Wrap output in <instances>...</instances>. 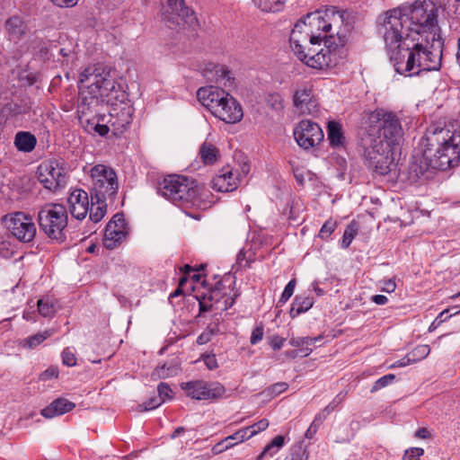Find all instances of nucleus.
Here are the masks:
<instances>
[{
    "label": "nucleus",
    "mask_w": 460,
    "mask_h": 460,
    "mask_svg": "<svg viewBox=\"0 0 460 460\" xmlns=\"http://www.w3.org/2000/svg\"><path fill=\"white\" fill-rule=\"evenodd\" d=\"M5 109L9 110L14 116L26 113L29 111V108L26 105L22 106L17 103H11L6 106Z\"/></svg>",
    "instance_id": "4d7b16f0"
},
{
    "label": "nucleus",
    "mask_w": 460,
    "mask_h": 460,
    "mask_svg": "<svg viewBox=\"0 0 460 460\" xmlns=\"http://www.w3.org/2000/svg\"><path fill=\"white\" fill-rule=\"evenodd\" d=\"M37 305L38 311L43 317H52L57 312L54 303L49 298H41Z\"/></svg>",
    "instance_id": "c9c22d12"
},
{
    "label": "nucleus",
    "mask_w": 460,
    "mask_h": 460,
    "mask_svg": "<svg viewBox=\"0 0 460 460\" xmlns=\"http://www.w3.org/2000/svg\"><path fill=\"white\" fill-rule=\"evenodd\" d=\"M424 450L420 447H411L405 451L403 460H420L423 456Z\"/></svg>",
    "instance_id": "3c124183"
},
{
    "label": "nucleus",
    "mask_w": 460,
    "mask_h": 460,
    "mask_svg": "<svg viewBox=\"0 0 460 460\" xmlns=\"http://www.w3.org/2000/svg\"><path fill=\"white\" fill-rule=\"evenodd\" d=\"M163 403V399L159 398L157 395L151 397L148 401L139 404L137 406L138 411H146L150 410H154L160 406Z\"/></svg>",
    "instance_id": "a19ab883"
},
{
    "label": "nucleus",
    "mask_w": 460,
    "mask_h": 460,
    "mask_svg": "<svg viewBox=\"0 0 460 460\" xmlns=\"http://www.w3.org/2000/svg\"><path fill=\"white\" fill-rule=\"evenodd\" d=\"M67 219V210L59 203L45 204L38 213L40 229L58 243H63L66 239Z\"/></svg>",
    "instance_id": "1a4fd4ad"
},
{
    "label": "nucleus",
    "mask_w": 460,
    "mask_h": 460,
    "mask_svg": "<svg viewBox=\"0 0 460 460\" xmlns=\"http://www.w3.org/2000/svg\"><path fill=\"white\" fill-rule=\"evenodd\" d=\"M358 234V225L355 222H351L345 229L343 236H342V242L341 245L343 248H348L352 240L355 238V236Z\"/></svg>",
    "instance_id": "4c0bfd02"
},
{
    "label": "nucleus",
    "mask_w": 460,
    "mask_h": 460,
    "mask_svg": "<svg viewBox=\"0 0 460 460\" xmlns=\"http://www.w3.org/2000/svg\"><path fill=\"white\" fill-rule=\"evenodd\" d=\"M38 179L44 188L56 190L66 183L65 169L57 160H49L38 167Z\"/></svg>",
    "instance_id": "dca6fc26"
},
{
    "label": "nucleus",
    "mask_w": 460,
    "mask_h": 460,
    "mask_svg": "<svg viewBox=\"0 0 460 460\" xmlns=\"http://www.w3.org/2000/svg\"><path fill=\"white\" fill-rule=\"evenodd\" d=\"M36 143V137L29 132L21 131L15 136L14 144L19 151L31 152L34 149Z\"/></svg>",
    "instance_id": "cd10ccee"
},
{
    "label": "nucleus",
    "mask_w": 460,
    "mask_h": 460,
    "mask_svg": "<svg viewBox=\"0 0 460 460\" xmlns=\"http://www.w3.org/2000/svg\"><path fill=\"white\" fill-rule=\"evenodd\" d=\"M4 222L12 234L21 242L29 243L35 237V224L32 218L23 212L4 216Z\"/></svg>",
    "instance_id": "4468645a"
},
{
    "label": "nucleus",
    "mask_w": 460,
    "mask_h": 460,
    "mask_svg": "<svg viewBox=\"0 0 460 460\" xmlns=\"http://www.w3.org/2000/svg\"><path fill=\"white\" fill-rule=\"evenodd\" d=\"M187 396L195 400H211L221 397L225 392V387L219 383H208L203 380H195L181 385Z\"/></svg>",
    "instance_id": "f3484780"
},
{
    "label": "nucleus",
    "mask_w": 460,
    "mask_h": 460,
    "mask_svg": "<svg viewBox=\"0 0 460 460\" xmlns=\"http://www.w3.org/2000/svg\"><path fill=\"white\" fill-rule=\"evenodd\" d=\"M5 28L9 37L13 40H19L25 34L26 26L21 18L17 16L11 17L5 22Z\"/></svg>",
    "instance_id": "bb28decb"
},
{
    "label": "nucleus",
    "mask_w": 460,
    "mask_h": 460,
    "mask_svg": "<svg viewBox=\"0 0 460 460\" xmlns=\"http://www.w3.org/2000/svg\"><path fill=\"white\" fill-rule=\"evenodd\" d=\"M296 281L295 279H291L288 285L285 287V289L279 298V303L285 304L293 295Z\"/></svg>",
    "instance_id": "8fccbe9b"
},
{
    "label": "nucleus",
    "mask_w": 460,
    "mask_h": 460,
    "mask_svg": "<svg viewBox=\"0 0 460 460\" xmlns=\"http://www.w3.org/2000/svg\"><path fill=\"white\" fill-rule=\"evenodd\" d=\"M109 199H102L101 200H91V208H89V217L93 223L100 222L106 214L107 200Z\"/></svg>",
    "instance_id": "2f4dec72"
},
{
    "label": "nucleus",
    "mask_w": 460,
    "mask_h": 460,
    "mask_svg": "<svg viewBox=\"0 0 460 460\" xmlns=\"http://www.w3.org/2000/svg\"><path fill=\"white\" fill-rule=\"evenodd\" d=\"M80 83H86V89L80 92L77 107L78 117L84 120L87 116L98 115L101 102L110 103L119 99V88L110 70L102 66L85 68L80 75Z\"/></svg>",
    "instance_id": "39448f33"
},
{
    "label": "nucleus",
    "mask_w": 460,
    "mask_h": 460,
    "mask_svg": "<svg viewBox=\"0 0 460 460\" xmlns=\"http://www.w3.org/2000/svg\"><path fill=\"white\" fill-rule=\"evenodd\" d=\"M92 177L91 200L109 199L113 201L119 190L117 173L113 168L105 164H96L90 172Z\"/></svg>",
    "instance_id": "f8f14e48"
},
{
    "label": "nucleus",
    "mask_w": 460,
    "mask_h": 460,
    "mask_svg": "<svg viewBox=\"0 0 460 460\" xmlns=\"http://www.w3.org/2000/svg\"><path fill=\"white\" fill-rule=\"evenodd\" d=\"M322 339V335H319L317 337H292L289 341V344L293 347L306 346V348H302L300 349V356L307 357L312 352V349L307 348V346H311L314 344L316 341H321Z\"/></svg>",
    "instance_id": "c756f323"
},
{
    "label": "nucleus",
    "mask_w": 460,
    "mask_h": 460,
    "mask_svg": "<svg viewBox=\"0 0 460 460\" xmlns=\"http://www.w3.org/2000/svg\"><path fill=\"white\" fill-rule=\"evenodd\" d=\"M288 388V385L285 382H279L272 385L269 388L265 389L263 391V394H265L268 396H277L280 394L281 393L285 392Z\"/></svg>",
    "instance_id": "a18cd8bd"
},
{
    "label": "nucleus",
    "mask_w": 460,
    "mask_h": 460,
    "mask_svg": "<svg viewBox=\"0 0 460 460\" xmlns=\"http://www.w3.org/2000/svg\"><path fill=\"white\" fill-rule=\"evenodd\" d=\"M346 12L339 11L334 6L324 12L307 13L295 24L291 33L290 42H309L315 45L319 40H323L324 46L336 48L343 46L347 41L348 24H345Z\"/></svg>",
    "instance_id": "7ed1b4c3"
},
{
    "label": "nucleus",
    "mask_w": 460,
    "mask_h": 460,
    "mask_svg": "<svg viewBox=\"0 0 460 460\" xmlns=\"http://www.w3.org/2000/svg\"><path fill=\"white\" fill-rule=\"evenodd\" d=\"M323 132L320 126L311 120H301L294 129V137L304 149H309L323 139Z\"/></svg>",
    "instance_id": "a211bd4d"
},
{
    "label": "nucleus",
    "mask_w": 460,
    "mask_h": 460,
    "mask_svg": "<svg viewBox=\"0 0 460 460\" xmlns=\"http://www.w3.org/2000/svg\"><path fill=\"white\" fill-rule=\"evenodd\" d=\"M197 98L216 118L226 123L239 122L243 117L241 104L222 88L201 87L197 92Z\"/></svg>",
    "instance_id": "0eeeda50"
},
{
    "label": "nucleus",
    "mask_w": 460,
    "mask_h": 460,
    "mask_svg": "<svg viewBox=\"0 0 460 460\" xmlns=\"http://www.w3.org/2000/svg\"><path fill=\"white\" fill-rule=\"evenodd\" d=\"M395 379V376L394 374L385 375L379 379H377L374 385L371 388V393H375L391 384Z\"/></svg>",
    "instance_id": "49530a36"
},
{
    "label": "nucleus",
    "mask_w": 460,
    "mask_h": 460,
    "mask_svg": "<svg viewBox=\"0 0 460 460\" xmlns=\"http://www.w3.org/2000/svg\"><path fill=\"white\" fill-rule=\"evenodd\" d=\"M438 8L429 0H416L411 5H402L385 13L380 27H385L394 18L399 21L397 33L428 43L444 41L437 24Z\"/></svg>",
    "instance_id": "20e7f679"
},
{
    "label": "nucleus",
    "mask_w": 460,
    "mask_h": 460,
    "mask_svg": "<svg viewBox=\"0 0 460 460\" xmlns=\"http://www.w3.org/2000/svg\"><path fill=\"white\" fill-rule=\"evenodd\" d=\"M55 5L59 7H73L78 0H50Z\"/></svg>",
    "instance_id": "680f3d73"
},
{
    "label": "nucleus",
    "mask_w": 460,
    "mask_h": 460,
    "mask_svg": "<svg viewBox=\"0 0 460 460\" xmlns=\"http://www.w3.org/2000/svg\"><path fill=\"white\" fill-rule=\"evenodd\" d=\"M86 118V120H84V119H83L82 117H78V119L86 131L90 133L93 132L94 126L97 124L100 119L98 118V115H90L87 116Z\"/></svg>",
    "instance_id": "09e8293b"
},
{
    "label": "nucleus",
    "mask_w": 460,
    "mask_h": 460,
    "mask_svg": "<svg viewBox=\"0 0 460 460\" xmlns=\"http://www.w3.org/2000/svg\"><path fill=\"white\" fill-rule=\"evenodd\" d=\"M227 443V440L226 438H225L224 440L217 443L213 447H212V452L213 454L215 455H218L226 450H227L228 448H230V446H225V444Z\"/></svg>",
    "instance_id": "bf43d9fd"
},
{
    "label": "nucleus",
    "mask_w": 460,
    "mask_h": 460,
    "mask_svg": "<svg viewBox=\"0 0 460 460\" xmlns=\"http://www.w3.org/2000/svg\"><path fill=\"white\" fill-rule=\"evenodd\" d=\"M364 157L366 164L376 173L386 175L394 166L393 147L380 139H364Z\"/></svg>",
    "instance_id": "9b49d317"
},
{
    "label": "nucleus",
    "mask_w": 460,
    "mask_h": 460,
    "mask_svg": "<svg viewBox=\"0 0 460 460\" xmlns=\"http://www.w3.org/2000/svg\"><path fill=\"white\" fill-rule=\"evenodd\" d=\"M285 460H307L306 450L302 446H296L291 448L290 454Z\"/></svg>",
    "instance_id": "c03bdc74"
},
{
    "label": "nucleus",
    "mask_w": 460,
    "mask_h": 460,
    "mask_svg": "<svg viewBox=\"0 0 460 460\" xmlns=\"http://www.w3.org/2000/svg\"><path fill=\"white\" fill-rule=\"evenodd\" d=\"M318 41L315 45L308 47V42H290V46L295 55L306 66L315 68L323 69L328 66L331 62V48L325 46L327 49L321 48V42Z\"/></svg>",
    "instance_id": "ddd939ff"
},
{
    "label": "nucleus",
    "mask_w": 460,
    "mask_h": 460,
    "mask_svg": "<svg viewBox=\"0 0 460 460\" xmlns=\"http://www.w3.org/2000/svg\"><path fill=\"white\" fill-rule=\"evenodd\" d=\"M127 236L126 222L122 214H116L107 224L104 231L103 245L110 250L114 249Z\"/></svg>",
    "instance_id": "6ab92c4d"
},
{
    "label": "nucleus",
    "mask_w": 460,
    "mask_h": 460,
    "mask_svg": "<svg viewBox=\"0 0 460 460\" xmlns=\"http://www.w3.org/2000/svg\"><path fill=\"white\" fill-rule=\"evenodd\" d=\"M263 338V327L261 325L257 326L252 332L250 341L252 345L260 342Z\"/></svg>",
    "instance_id": "13d9d810"
},
{
    "label": "nucleus",
    "mask_w": 460,
    "mask_h": 460,
    "mask_svg": "<svg viewBox=\"0 0 460 460\" xmlns=\"http://www.w3.org/2000/svg\"><path fill=\"white\" fill-rule=\"evenodd\" d=\"M75 404L67 399L58 398L54 400L49 405L41 410L40 413L47 419H51L58 415L65 414L72 411Z\"/></svg>",
    "instance_id": "b1692460"
},
{
    "label": "nucleus",
    "mask_w": 460,
    "mask_h": 460,
    "mask_svg": "<svg viewBox=\"0 0 460 460\" xmlns=\"http://www.w3.org/2000/svg\"><path fill=\"white\" fill-rule=\"evenodd\" d=\"M199 155L205 164H213L220 155L219 150L213 144L204 142L199 147Z\"/></svg>",
    "instance_id": "7c9ffc66"
},
{
    "label": "nucleus",
    "mask_w": 460,
    "mask_h": 460,
    "mask_svg": "<svg viewBox=\"0 0 460 460\" xmlns=\"http://www.w3.org/2000/svg\"><path fill=\"white\" fill-rule=\"evenodd\" d=\"M314 305V298L310 296H296L289 314L292 318L308 311Z\"/></svg>",
    "instance_id": "a878e982"
},
{
    "label": "nucleus",
    "mask_w": 460,
    "mask_h": 460,
    "mask_svg": "<svg viewBox=\"0 0 460 460\" xmlns=\"http://www.w3.org/2000/svg\"><path fill=\"white\" fill-rule=\"evenodd\" d=\"M430 349L429 345L420 344L416 346L411 351L408 353L409 358H411L413 363H416L421 359H424L429 356Z\"/></svg>",
    "instance_id": "e433bc0d"
},
{
    "label": "nucleus",
    "mask_w": 460,
    "mask_h": 460,
    "mask_svg": "<svg viewBox=\"0 0 460 460\" xmlns=\"http://www.w3.org/2000/svg\"><path fill=\"white\" fill-rule=\"evenodd\" d=\"M337 227V222L332 219H328L322 226L319 232V237L327 239Z\"/></svg>",
    "instance_id": "37998d69"
},
{
    "label": "nucleus",
    "mask_w": 460,
    "mask_h": 460,
    "mask_svg": "<svg viewBox=\"0 0 460 460\" xmlns=\"http://www.w3.org/2000/svg\"><path fill=\"white\" fill-rule=\"evenodd\" d=\"M252 2L263 12L276 13L284 8L287 0H252Z\"/></svg>",
    "instance_id": "72a5a7b5"
},
{
    "label": "nucleus",
    "mask_w": 460,
    "mask_h": 460,
    "mask_svg": "<svg viewBox=\"0 0 460 460\" xmlns=\"http://www.w3.org/2000/svg\"><path fill=\"white\" fill-rule=\"evenodd\" d=\"M238 176L234 174L233 170L227 166L222 168L212 179L211 187L215 190L227 192L234 190L238 186Z\"/></svg>",
    "instance_id": "4be33fe9"
},
{
    "label": "nucleus",
    "mask_w": 460,
    "mask_h": 460,
    "mask_svg": "<svg viewBox=\"0 0 460 460\" xmlns=\"http://www.w3.org/2000/svg\"><path fill=\"white\" fill-rule=\"evenodd\" d=\"M396 284L394 279H390L385 281L384 287L382 288V291L392 293L395 290Z\"/></svg>",
    "instance_id": "774afa93"
},
{
    "label": "nucleus",
    "mask_w": 460,
    "mask_h": 460,
    "mask_svg": "<svg viewBox=\"0 0 460 460\" xmlns=\"http://www.w3.org/2000/svg\"><path fill=\"white\" fill-rule=\"evenodd\" d=\"M162 17L168 28L176 31L189 30L196 32L199 27L193 9L185 0H165L162 7Z\"/></svg>",
    "instance_id": "9d476101"
},
{
    "label": "nucleus",
    "mask_w": 460,
    "mask_h": 460,
    "mask_svg": "<svg viewBox=\"0 0 460 460\" xmlns=\"http://www.w3.org/2000/svg\"><path fill=\"white\" fill-rule=\"evenodd\" d=\"M267 104L275 111H280L283 109V98L279 93H270L266 99Z\"/></svg>",
    "instance_id": "79ce46f5"
},
{
    "label": "nucleus",
    "mask_w": 460,
    "mask_h": 460,
    "mask_svg": "<svg viewBox=\"0 0 460 460\" xmlns=\"http://www.w3.org/2000/svg\"><path fill=\"white\" fill-rule=\"evenodd\" d=\"M220 291L218 288L211 290L208 294L205 295L203 301H199V314L210 311L213 307V304H208L207 299L210 302L214 301L216 304H220Z\"/></svg>",
    "instance_id": "f704fd0d"
},
{
    "label": "nucleus",
    "mask_w": 460,
    "mask_h": 460,
    "mask_svg": "<svg viewBox=\"0 0 460 460\" xmlns=\"http://www.w3.org/2000/svg\"><path fill=\"white\" fill-rule=\"evenodd\" d=\"M293 103L301 114L314 115L318 111V102L312 89L307 86L300 87L295 92Z\"/></svg>",
    "instance_id": "aec40b11"
},
{
    "label": "nucleus",
    "mask_w": 460,
    "mask_h": 460,
    "mask_svg": "<svg viewBox=\"0 0 460 460\" xmlns=\"http://www.w3.org/2000/svg\"><path fill=\"white\" fill-rule=\"evenodd\" d=\"M118 94L119 97L117 101H119V104L113 103V101L110 102L111 104V109L110 111V119L108 121L113 134L117 136L122 134L130 125L134 111V109L130 104L124 102V92L119 89Z\"/></svg>",
    "instance_id": "2eb2a0df"
},
{
    "label": "nucleus",
    "mask_w": 460,
    "mask_h": 460,
    "mask_svg": "<svg viewBox=\"0 0 460 460\" xmlns=\"http://www.w3.org/2000/svg\"><path fill=\"white\" fill-rule=\"evenodd\" d=\"M110 130V127L104 124H100V119L98 120L97 124L94 126L93 132L98 133L100 136L103 137L107 135V133Z\"/></svg>",
    "instance_id": "69168bd1"
},
{
    "label": "nucleus",
    "mask_w": 460,
    "mask_h": 460,
    "mask_svg": "<svg viewBox=\"0 0 460 460\" xmlns=\"http://www.w3.org/2000/svg\"><path fill=\"white\" fill-rule=\"evenodd\" d=\"M62 362L67 367H74L76 365V357L74 350L70 348H66L61 353Z\"/></svg>",
    "instance_id": "de8ad7c7"
},
{
    "label": "nucleus",
    "mask_w": 460,
    "mask_h": 460,
    "mask_svg": "<svg viewBox=\"0 0 460 460\" xmlns=\"http://www.w3.org/2000/svg\"><path fill=\"white\" fill-rule=\"evenodd\" d=\"M277 451L278 450L274 447H271V444L270 443L264 447L263 451L258 456L257 460H262V458L267 455L273 456L277 453Z\"/></svg>",
    "instance_id": "052dcab7"
},
{
    "label": "nucleus",
    "mask_w": 460,
    "mask_h": 460,
    "mask_svg": "<svg viewBox=\"0 0 460 460\" xmlns=\"http://www.w3.org/2000/svg\"><path fill=\"white\" fill-rule=\"evenodd\" d=\"M413 362L411 361V358H409V355L407 354L404 358H402V359L394 362L391 367H406L410 364H412Z\"/></svg>",
    "instance_id": "338daca9"
},
{
    "label": "nucleus",
    "mask_w": 460,
    "mask_h": 460,
    "mask_svg": "<svg viewBox=\"0 0 460 460\" xmlns=\"http://www.w3.org/2000/svg\"><path fill=\"white\" fill-rule=\"evenodd\" d=\"M439 4L448 15L460 16V0H439Z\"/></svg>",
    "instance_id": "58836bf2"
},
{
    "label": "nucleus",
    "mask_w": 460,
    "mask_h": 460,
    "mask_svg": "<svg viewBox=\"0 0 460 460\" xmlns=\"http://www.w3.org/2000/svg\"><path fill=\"white\" fill-rule=\"evenodd\" d=\"M401 26L394 18L385 27H379L391 64L396 73L413 76L421 71L438 70L441 66L444 41L428 43L397 33Z\"/></svg>",
    "instance_id": "f257e3e1"
},
{
    "label": "nucleus",
    "mask_w": 460,
    "mask_h": 460,
    "mask_svg": "<svg viewBox=\"0 0 460 460\" xmlns=\"http://www.w3.org/2000/svg\"><path fill=\"white\" fill-rule=\"evenodd\" d=\"M269 427V421L266 419H262L253 425L250 426L251 435H256L257 433L265 430Z\"/></svg>",
    "instance_id": "5fc2aeb1"
},
{
    "label": "nucleus",
    "mask_w": 460,
    "mask_h": 460,
    "mask_svg": "<svg viewBox=\"0 0 460 460\" xmlns=\"http://www.w3.org/2000/svg\"><path fill=\"white\" fill-rule=\"evenodd\" d=\"M180 372V363L176 359H172L157 366L152 372L151 378L153 380L166 379L179 375Z\"/></svg>",
    "instance_id": "393cba45"
},
{
    "label": "nucleus",
    "mask_w": 460,
    "mask_h": 460,
    "mask_svg": "<svg viewBox=\"0 0 460 460\" xmlns=\"http://www.w3.org/2000/svg\"><path fill=\"white\" fill-rule=\"evenodd\" d=\"M252 261V258L246 257V252L243 250H241L236 258V265L241 269H246L251 266V262Z\"/></svg>",
    "instance_id": "864d4df0"
},
{
    "label": "nucleus",
    "mask_w": 460,
    "mask_h": 460,
    "mask_svg": "<svg viewBox=\"0 0 460 460\" xmlns=\"http://www.w3.org/2000/svg\"><path fill=\"white\" fill-rule=\"evenodd\" d=\"M58 376V369L57 367H49L44 372L40 374V378L41 380H49L51 378H57Z\"/></svg>",
    "instance_id": "6e6d98bb"
},
{
    "label": "nucleus",
    "mask_w": 460,
    "mask_h": 460,
    "mask_svg": "<svg viewBox=\"0 0 460 460\" xmlns=\"http://www.w3.org/2000/svg\"><path fill=\"white\" fill-rule=\"evenodd\" d=\"M367 137L380 139L392 146H399L403 129L398 116L390 111L376 109L367 118Z\"/></svg>",
    "instance_id": "6e6552de"
},
{
    "label": "nucleus",
    "mask_w": 460,
    "mask_h": 460,
    "mask_svg": "<svg viewBox=\"0 0 460 460\" xmlns=\"http://www.w3.org/2000/svg\"><path fill=\"white\" fill-rule=\"evenodd\" d=\"M157 192L179 207L205 208L207 206L204 188L183 175H166L158 182Z\"/></svg>",
    "instance_id": "423d86ee"
},
{
    "label": "nucleus",
    "mask_w": 460,
    "mask_h": 460,
    "mask_svg": "<svg viewBox=\"0 0 460 460\" xmlns=\"http://www.w3.org/2000/svg\"><path fill=\"white\" fill-rule=\"evenodd\" d=\"M158 392V397L163 399V402H164L165 400L172 398V389L166 383H160L157 387Z\"/></svg>",
    "instance_id": "603ef678"
},
{
    "label": "nucleus",
    "mask_w": 460,
    "mask_h": 460,
    "mask_svg": "<svg viewBox=\"0 0 460 460\" xmlns=\"http://www.w3.org/2000/svg\"><path fill=\"white\" fill-rule=\"evenodd\" d=\"M203 75L207 80L223 85L224 87L232 85L230 72L223 66L209 64L208 67L204 69Z\"/></svg>",
    "instance_id": "5701e85b"
},
{
    "label": "nucleus",
    "mask_w": 460,
    "mask_h": 460,
    "mask_svg": "<svg viewBox=\"0 0 460 460\" xmlns=\"http://www.w3.org/2000/svg\"><path fill=\"white\" fill-rule=\"evenodd\" d=\"M327 135L332 146L336 147L344 145L345 137L340 123L336 121H330L328 123Z\"/></svg>",
    "instance_id": "c85d7f7f"
},
{
    "label": "nucleus",
    "mask_w": 460,
    "mask_h": 460,
    "mask_svg": "<svg viewBox=\"0 0 460 460\" xmlns=\"http://www.w3.org/2000/svg\"><path fill=\"white\" fill-rule=\"evenodd\" d=\"M420 155L413 156L410 173L416 178L426 177L431 170L446 171L460 163V124L445 128H429L421 138Z\"/></svg>",
    "instance_id": "f03ea898"
},
{
    "label": "nucleus",
    "mask_w": 460,
    "mask_h": 460,
    "mask_svg": "<svg viewBox=\"0 0 460 460\" xmlns=\"http://www.w3.org/2000/svg\"><path fill=\"white\" fill-rule=\"evenodd\" d=\"M319 427H320L319 423H315L313 421L305 434V438L308 439L313 438L314 437V435L316 434Z\"/></svg>",
    "instance_id": "0e129e2a"
},
{
    "label": "nucleus",
    "mask_w": 460,
    "mask_h": 460,
    "mask_svg": "<svg viewBox=\"0 0 460 460\" xmlns=\"http://www.w3.org/2000/svg\"><path fill=\"white\" fill-rule=\"evenodd\" d=\"M68 208L71 216L77 220L85 218L89 212V197L88 193L81 189L73 190L68 199Z\"/></svg>",
    "instance_id": "412c9836"
},
{
    "label": "nucleus",
    "mask_w": 460,
    "mask_h": 460,
    "mask_svg": "<svg viewBox=\"0 0 460 460\" xmlns=\"http://www.w3.org/2000/svg\"><path fill=\"white\" fill-rule=\"evenodd\" d=\"M218 332V328L217 325L211 326L208 325L203 332H201L197 338V343L199 345H203L211 341L212 337L215 336Z\"/></svg>",
    "instance_id": "ea45409f"
},
{
    "label": "nucleus",
    "mask_w": 460,
    "mask_h": 460,
    "mask_svg": "<svg viewBox=\"0 0 460 460\" xmlns=\"http://www.w3.org/2000/svg\"><path fill=\"white\" fill-rule=\"evenodd\" d=\"M285 340L279 336H273L270 339V345L274 350H279L283 346Z\"/></svg>",
    "instance_id": "e2e57ef3"
},
{
    "label": "nucleus",
    "mask_w": 460,
    "mask_h": 460,
    "mask_svg": "<svg viewBox=\"0 0 460 460\" xmlns=\"http://www.w3.org/2000/svg\"><path fill=\"white\" fill-rule=\"evenodd\" d=\"M55 333L54 329H49L44 331L43 332H39L37 334L31 335L22 341V345L23 347L33 349L42 343L45 340L49 338Z\"/></svg>",
    "instance_id": "473e14b6"
}]
</instances>
